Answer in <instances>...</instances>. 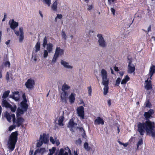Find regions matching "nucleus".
Masks as SVG:
<instances>
[{
	"label": "nucleus",
	"instance_id": "nucleus-46",
	"mask_svg": "<svg viewBox=\"0 0 155 155\" xmlns=\"http://www.w3.org/2000/svg\"><path fill=\"white\" fill-rule=\"evenodd\" d=\"M45 3L47 4L48 6H50L51 4V0H43Z\"/></svg>",
	"mask_w": 155,
	"mask_h": 155
},
{
	"label": "nucleus",
	"instance_id": "nucleus-50",
	"mask_svg": "<svg viewBox=\"0 0 155 155\" xmlns=\"http://www.w3.org/2000/svg\"><path fill=\"white\" fill-rule=\"evenodd\" d=\"M6 79L7 81H8L10 80L9 77V73L7 72L5 76Z\"/></svg>",
	"mask_w": 155,
	"mask_h": 155
},
{
	"label": "nucleus",
	"instance_id": "nucleus-45",
	"mask_svg": "<svg viewBox=\"0 0 155 155\" xmlns=\"http://www.w3.org/2000/svg\"><path fill=\"white\" fill-rule=\"evenodd\" d=\"M11 117L12 118V121L13 124H15L16 123V119L15 115L14 114H12L11 115Z\"/></svg>",
	"mask_w": 155,
	"mask_h": 155
},
{
	"label": "nucleus",
	"instance_id": "nucleus-55",
	"mask_svg": "<svg viewBox=\"0 0 155 155\" xmlns=\"http://www.w3.org/2000/svg\"><path fill=\"white\" fill-rule=\"evenodd\" d=\"M119 73L120 75L121 76H123L124 73V71H120L119 72Z\"/></svg>",
	"mask_w": 155,
	"mask_h": 155
},
{
	"label": "nucleus",
	"instance_id": "nucleus-34",
	"mask_svg": "<svg viewBox=\"0 0 155 155\" xmlns=\"http://www.w3.org/2000/svg\"><path fill=\"white\" fill-rule=\"evenodd\" d=\"M47 41L46 37H44L43 40L42 45L44 48H45L47 45Z\"/></svg>",
	"mask_w": 155,
	"mask_h": 155
},
{
	"label": "nucleus",
	"instance_id": "nucleus-2",
	"mask_svg": "<svg viewBox=\"0 0 155 155\" xmlns=\"http://www.w3.org/2000/svg\"><path fill=\"white\" fill-rule=\"evenodd\" d=\"M9 25H10V28L14 30L15 33L17 36H19V41L21 42H22L24 39V32L23 28L22 27L19 28V31L20 33V35H19V32L18 31H16L15 29L18 25V23L15 21L13 19L11 20L8 22Z\"/></svg>",
	"mask_w": 155,
	"mask_h": 155
},
{
	"label": "nucleus",
	"instance_id": "nucleus-20",
	"mask_svg": "<svg viewBox=\"0 0 155 155\" xmlns=\"http://www.w3.org/2000/svg\"><path fill=\"white\" fill-rule=\"evenodd\" d=\"M13 94L12 95H10V97L12 98L15 101H17L19 100V98L18 97H16L15 96V95L18 94L19 92L18 91H14L13 92Z\"/></svg>",
	"mask_w": 155,
	"mask_h": 155
},
{
	"label": "nucleus",
	"instance_id": "nucleus-22",
	"mask_svg": "<svg viewBox=\"0 0 155 155\" xmlns=\"http://www.w3.org/2000/svg\"><path fill=\"white\" fill-rule=\"evenodd\" d=\"M61 64L65 68L69 69H71L72 68V66L69 65V64L68 62L63 61V60H61Z\"/></svg>",
	"mask_w": 155,
	"mask_h": 155
},
{
	"label": "nucleus",
	"instance_id": "nucleus-36",
	"mask_svg": "<svg viewBox=\"0 0 155 155\" xmlns=\"http://www.w3.org/2000/svg\"><path fill=\"white\" fill-rule=\"evenodd\" d=\"M43 143H44L39 139V140L37 142V147H40L42 146Z\"/></svg>",
	"mask_w": 155,
	"mask_h": 155
},
{
	"label": "nucleus",
	"instance_id": "nucleus-35",
	"mask_svg": "<svg viewBox=\"0 0 155 155\" xmlns=\"http://www.w3.org/2000/svg\"><path fill=\"white\" fill-rule=\"evenodd\" d=\"M56 150V148L55 147H53L51 149L49 150V155H52L54 153L55 150Z\"/></svg>",
	"mask_w": 155,
	"mask_h": 155
},
{
	"label": "nucleus",
	"instance_id": "nucleus-14",
	"mask_svg": "<svg viewBox=\"0 0 155 155\" xmlns=\"http://www.w3.org/2000/svg\"><path fill=\"white\" fill-rule=\"evenodd\" d=\"M95 125L100 124L103 125L104 124V121L100 117H97L94 121Z\"/></svg>",
	"mask_w": 155,
	"mask_h": 155
},
{
	"label": "nucleus",
	"instance_id": "nucleus-16",
	"mask_svg": "<svg viewBox=\"0 0 155 155\" xmlns=\"http://www.w3.org/2000/svg\"><path fill=\"white\" fill-rule=\"evenodd\" d=\"M75 94L74 93H71L69 97V101L71 104H73L74 103L75 98Z\"/></svg>",
	"mask_w": 155,
	"mask_h": 155
},
{
	"label": "nucleus",
	"instance_id": "nucleus-59",
	"mask_svg": "<svg viewBox=\"0 0 155 155\" xmlns=\"http://www.w3.org/2000/svg\"><path fill=\"white\" fill-rule=\"evenodd\" d=\"M128 145V143H123L122 145L124 146L125 147H127Z\"/></svg>",
	"mask_w": 155,
	"mask_h": 155
},
{
	"label": "nucleus",
	"instance_id": "nucleus-15",
	"mask_svg": "<svg viewBox=\"0 0 155 155\" xmlns=\"http://www.w3.org/2000/svg\"><path fill=\"white\" fill-rule=\"evenodd\" d=\"M2 105L3 107H5L6 108H8L11 106V105L5 99H3L2 101Z\"/></svg>",
	"mask_w": 155,
	"mask_h": 155
},
{
	"label": "nucleus",
	"instance_id": "nucleus-32",
	"mask_svg": "<svg viewBox=\"0 0 155 155\" xmlns=\"http://www.w3.org/2000/svg\"><path fill=\"white\" fill-rule=\"evenodd\" d=\"M5 116L9 122H11V115L7 112L5 113Z\"/></svg>",
	"mask_w": 155,
	"mask_h": 155
},
{
	"label": "nucleus",
	"instance_id": "nucleus-41",
	"mask_svg": "<svg viewBox=\"0 0 155 155\" xmlns=\"http://www.w3.org/2000/svg\"><path fill=\"white\" fill-rule=\"evenodd\" d=\"M16 126V125H12L8 127V130L9 131H11L12 130L14 129Z\"/></svg>",
	"mask_w": 155,
	"mask_h": 155
},
{
	"label": "nucleus",
	"instance_id": "nucleus-33",
	"mask_svg": "<svg viewBox=\"0 0 155 155\" xmlns=\"http://www.w3.org/2000/svg\"><path fill=\"white\" fill-rule=\"evenodd\" d=\"M84 148L87 151H90L91 149V147L89 146L87 142H85L84 143Z\"/></svg>",
	"mask_w": 155,
	"mask_h": 155
},
{
	"label": "nucleus",
	"instance_id": "nucleus-43",
	"mask_svg": "<svg viewBox=\"0 0 155 155\" xmlns=\"http://www.w3.org/2000/svg\"><path fill=\"white\" fill-rule=\"evenodd\" d=\"M82 141L81 138H79L78 140H76L75 141V144L77 145H80L81 144Z\"/></svg>",
	"mask_w": 155,
	"mask_h": 155
},
{
	"label": "nucleus",
	"instance_id": "nucleus-54",
	"mask_svg": "<svg viewBox=\"0 0 155 155\" xmlns=\"http://www.w3.org/2000/svg\"><path fill=\"white\" fill-rule=\"evenodd\" d=\"M62 15L61 14H58L57 15V16H56V18H58L59 19H61L62 18Z\"/></svg>",
	"mask_w": 155,
	"mask_h": 155
},
{
	"label": "nucleus",
	"instance_id": "nucleus-53",
	"mask_svg": "<svg viewBox=\"0 0 155 155\" xmlns=\"http://www.w3.org/2000/svg\"><path fill=\"white\" fill-rule=\"evenodd\" d=\"M110 10L111 12L114 15H115V10L113 8H110Z\"/></svg>",
	"mask_w": 155,
	"mask_h": 155
},
{
	"label": "nucleus",
	"instance_id": "nucleus-60",
	"mask_svg": "<svg viewBox=\"0 0 155 155\" xmlns=\"http://www.w3.org/2000/svg\"><path fill=\"white\" fill-rule=\"evenodd\" d=\"M2 68H0V78H2Z\"/></svg>",
	"mask_w": 155,
	"mask_h": 155
},
{
	"label": "nucleus",
	"instance_id": "nucleus-28",
	"mask_svg": "<svg viewBox=\"0 0 155 155\" xmlns=\"http://www.w3.org/2000/svg\"><path fill=\"white\" fill-rule=\"evenodd\" d=\"M45 148H41L40 149L36 150L34 152V154L35 155L36 153H43L45 151Z\"/></svg>",
	"mask_w": 155,
	"mask_h": 155
},
{
	"label": "nucleus",
	"instance_id": "nucleus-44",
	"mask_svg": "<svg viewBox=\"0 0 155 155\" xmlns=\"http://www.w3.org/2000/svg\"><path fill=\"white\" fill-rule=\"evenodd\" d=\"M88 95L91 96V95L92 89L91 86L89 87H87Z\"/></svg>",
	"mask_w": 155,
	"mask_h": 155
},
{
	"label": "nucleus",
	"instance_id": "nucleus-38",
	"mask_svg": "<svg viewBox=\"0 0 155 155\" xmlns=\"http://www.w3.org/2000/svg\"><path fill=\"white\" fill-rule=\"evenodd\" d=\"M8 108H9L11 110L12 112H15L16 108H17V107L16 105H14V107H13L11 105V107H9Z\"/></svg>",
	"mask_w": 155,
	"mask_h": 155
},
{
	"label": "nucleus",
	"instance_id": "nucleus-3",
	"mask_svg": "<svg viewBox=\"0 0 155 155\" xmlns=\"http://www.w3.org/2000/svg\"><path fill=\"white\" fill-rule=\"evenodd\" d=\"M18 131H16L12 132L9 136L8 141V147L11 150H14L16 143L18 140Z\"/></svg>",
	"mask_w": 155,
	"mask_h": 155
},
{
	"label": "nucleus",
	"instance_id": "nucleus-37",
	"mask_svg": "<svg viewBox=\"0 0 155 155\" xmlns=\"http://www.w3.org/2000/svg\"><path fill=\"white\" fill-rule=\"evenodd\" d=\"M121 79L120 78H118L116 80L115 86H118L120 83Z\"/></svg>",
	"mask_w": 155,
	"mask_h": 155
},
{
	"label": "nucleus",
	"instance_id": "nucleus-64",
	"mask_svg": "<svg viewBox=\"0 0 155 155\" xmlns=\"http://www.w3.org/2000/svg\"><path fill=\"white\" fill-rule=\"evenodd\" d=\"M23 102H25V103H26L27 102V101L26 98L24 99H23Z\"/></svg>",
	"mask_w": 155,
	"mask_h": 155
},
{
	"label": "nucleus",
	"instance_id": "nucleus-40",
	"mask_svg": "<svg viewBox=\"0 0 155 155\" xmlns=\"http://www.w3.org/2000/svg\"><path fill=\"white\" fill-rule=\"evenodd\" d=\"M145 104V107H147L150 108V107L151 106V104L149 101H147L146 102Z\"/></svg>",
	"mask_w": 155,
	"mask_h": 155
},
{
	"label": "nucleus",
	"instance_id": "nucleus-25",
	"mask_svg": "<svg viewBox=\"0 0 155 155\" xmlns=\"http://www.w3.org/2000/svg\"><path fill=\"white\" fill-rule=\"evenodd\" d=\"M58 2L55 1L51 6V9L54 11L56 12L57 9Z\"/></svg>",
	"mask_w": 155,
	"mask_h": 155
},
{
	"label": "nucleus",
	"instance_id": "nucleus-48",
	"mask_svg": "<svg viewBox=\"0 0 155 155\" xmlns=\"http://www.w3.org/2000/svg\"><path fill=\"white\" fill-rule=\"evenodd\" d=\"M64 150L63 149H61L58 155H64Z\"/></svg>",
	"mask_w": 155,
	"mask_h": 155
},
{
	"label": "nucleus",
	"instance_id": "nucleus-9",
	"mask_svg": "<svg viewBox=\"0 0 155 155\" xmlns=\"http://www.w3.org/2000/svg\"><path fill=\"white\" fill-rule=\"evenodd\" d=\"M132 60H130L129 62L128 66V72L130 74H132L133 73H135L134 71L135 70V68L134 64H132Z\"/></svg>",
	"mask_w": 155,
	"mask_h": 155
},
{
	"label": "nucleus",
	"instance_id": "nucleus-47",
	"mask_svg": "<svg viewBox=\"0 0 155 155\" xmlns=\"http://www.w3.org/2000/svg\"><path fill=\"white\" fill-rule=\"evenodd\" d=\"M48 55V53L47 50H45L44 51V53L43 55V57L44 58H46Z\"/></svg>",
	"mask_w": 155,
	"mask_h": 155
},
{
	"label": "nucleus",
	"instance_id": "nucleus-24",
	"mask_svg": "<svg viewBox=\"0 0 155 155\" xmlns=\"http://www.w3.org/2000/svg\"><path fill=\"white\" fill-rule=\"evenodd\" d=\"M130 79L128 75H126L121 81L122 84H125Z\"/></svg>",
	"mask_w": 155,
	"mask_h": 155
},
{
	"label": "nucleus",
	"instance_id": "nucleus-27",
	"mask_svg": "<svg viewBox=\"0 0 155 155\" xmlns=\"http://www.w3.org/2000/svg\"><path fill=\"white\" fill-rule=\"evenodd\" d=\"M78 128L80 131L83 132V133L81 134L82 137L85 139H87V136L86 135L85 131L83 128L82 127H79Z\"/></svg>",
	"mask_w": 155,
	"mask_h": 155
},
{
	"label": "nucleus",
	"instance_id": "nucleus-57",
	"mask_svg": "<svg viewBox=\"0 0 155 155\" xmlns=\"http://www.w3.org/2000/svg\"><path fill=\"white\" fill-rule=\"evenodd\" d=\"M107 103L109 106L110 107L111 105L110 99L108 101Z\"/></svg>",
	"mask_w": 155,
	"mask_h": 155
},
{
	"label": "nucleus",
	"instance_id": "nucleus-4",
	"mask_svg": "<svg viewBox=\"0 0 155 155\" xmlns=\"http://www.w3.org/2000/svg\"><path fill=\"white\" fill-rule=\"evenodd\" d=\"M101 74L102 80V84L104 86V94L105 95L108 92L109 79L107 78V72L104 69H102Z\"/></svg>",
	"mask_w": 155,
	"mask_h": 155
},
{
	"label": "nucleus",
	"instance_id": "nucleus-10",
	"mask_svg": "<svg viewBox=\"0 0 155 155\" xmlns=\"http://www.w3.org/2000/svg\"><path fill=\"white\" fill-rule=\"evenodd\" d=\"M40 139L45 144L48 143L49 141L48 136L45 133H43V135H40Z\"/></svg>",
	"mask_w": 155,
	"mask_h": 155
},
{
	"label": "nucleus",
	"instance_id": "nucleus-23",
	"mask_svg": "<svg viewBox=\"0 0 155 155\" xmlns=\"http://www.w3.org/2000/svg\"><path fill=\"white\" fill-rule=\"evenodd\" d=\"M24 110L22 109H20L18 107L16 111V115L17 117H21V115L24 114Z\"/></svg>",
	"mask_w": 155,
	"mask_h": 155
},
{
	"label": "nucleus",
	"instance_id": "nucleus-42",
	"mask_svg": "<svg viewBox=\"0 0 155 155\" xmlns=\"http://www.w3.org/2000/svg\"><path fill=\"white\" fill-rule=\"evenodd\" d=\"M143 144V141L142 139H141L140 140H139V141H138L137 144V148H138L139 146L140 145H142Z\"/></svg>",
	"mask_w": 155,
	"mask_h": 155
},
{
	"label": "nucleus",
	"instance_id": "nucleus-1",
	"mask_svg": "<svg viewBox=\"0 0 155 155\" xmlns=\"http://www.w3.org/2000/svg\"><path fill=\"white\" fill-rule=\"evenodd\" d=\"M154 113L153 109H150L148 112H145L144 114L146 120L144 122L137 123V131L141 135H143L146 132L147 134L155 137V123L154 122L149 120L152 117V116Z\"/></svg>",
	"mask_w": 155,
	"mask_h": 155
},
{
	"label": "nucleus",
	"instance_id": "nucleus-13",
	"mask_svg": "<svg viewBox=\"0 0 155 155\" xmlns=\"http://www.w3.org/2000/svg\"><path fill=\"white\" fill-rule=\"evenodd\" d=\"M68 93L66 91H63L60 94L61 101L65 103H67Z\"/></svg>",
	"mask_w": 155,
	"mask_h": 155
},
{
	"label": "nucleus",
	"instance_id": "nucleus-30",
	"mask_svg": "<svg viewBox=\"0 0 155 155\" xmlns=\"http://www.w3.org/2000/svg\"><path fill=\"white\" fill-rule=\"evenodd\" d=\"M10 92V91L9 90H7L5 91L2 97L3 98V99L6 98L8 97Z\"/></svg>",
	"mask_w": 155,
	"mask_h": 155
},
{
	"label": "nucleus",
	"instance_id": "nucleus-61",
	"mask_svg": "<svg viewBox=\"0 0 155 155\" xmlns=\"http://www.w3.org/2000/svg\"><path fill=\"white\" fill-rule=\"evenodd\" d=\"M10 41L11 40H9L5 42V44L7 45H8L10 43Z\"/></svg>",
	"mask_w": 155,
	"mask_h": 155
},
{
	"label": "nucleus",
	"instance_id": "nucleus-56",
	"mask_svg": "<svg viewBox=\"0 0 155 155\" xmlns=\"http://www.w3.org/2000/svg\"><path fill=\"white\" fill-rule=\"evenodd\" d=\"M151 25H150L148 27V29H147V32H149V31H151Z\"/></svg>",
	"mask_w": 155,
	"mask_h": 155
},
{
	"label": "nucleus",
	"instance_id": "nucleus-11",
	"mask_svg": "<svg viewBox=\"0 0 155 155\" xmlns=\"http://www.w3.org/2000/svg\"><path fill=\"white\" fill-rule=\"evenodd\" d=\"M17 119L16 120V123L17 127L22 125L23 122L25 121L24 119L21 117H17Z\"/></svg>",
	"mask_w": 155,
	"mask_h": 155
},
{
	"label": "nucleus",
	"instance_id": "nucleus-19",
	"mask_svg": "<svg viewBox=\"0 0 155 155\" xmlns=\"http://www.w3.org/2000/svg\"><path fill=\"white\" fill-rule=\"evenodd\" d=\"M155 73V66L154 65H152L150 68L149 70V74L150 76V79H151V77L153 74Z\"/></svg>",
	"mask_w": 155,
	"mask_h": 155
},
{
	"label": "nucleus",
	"instance_id": "nucleus-7",
	"mask_svg": "<svg viewBox=\"0 0 155 155\" xmlns=\"http://www.w3.org/2000/svg\"><path fill=\"white\" fill-rule=\"evenodd\" d=\"M97 36L99 38L98 42L99 45L103 48L105 47L106 45V44L104 38L103 37L102 35L98 34L97 35Z\"/></svg>",
	"mask_w": 155,
	"mask_h": 155
},
{
	"label": "nucleus",
	"instance_id": "nucleus-18",
	"mask_svg": "<svg viewBox=\"0 0 155 155\" xmlns=\"http://www.w3.org/2000/svg\"><path fill=\"white\" fill-rule=\"evenodd\" d=\"M64 119V113H63L62 115L59 117L58 120V124L60 126H63L64 124L63 122Z\"/></svg>",
	"mask_w": 155,
	"mask_h": 155
},
{
	"label": "nucleus",
	"instance_id": "nucleus-6",
	"mask_svg": "<svg viewBox=\"0 0 155 155\" xmlns=\"http://www.w3.org/2000/svg\"><path fill=\"white\" fill-rule=\"evenodd\" d=\"M84 107L81 106L78 107L77 109V113L78 116L80 117L81 119H84Z\"/></svg>",
	"mask_w": 155,
	"mask_h": 155
},
{
	"label": "nucleus",
	"instance_id": "nucleus-51",
	"mask_svg": "<svg viewBox=\"0 0 155 155\" xmlns=\"http://www.w3.org/2000/svg\"><path fill=\"white\" fill-rule=\"evenodd\" d=\"M87 6L88 7L87 8V9L89 11H91V10L93 8V6L92 5H87Z\"/></svg>",
	"mask_w": 155,
	"mask_h": 155
},
{
	"label": "nucleus",
	"instance_id": "nucleus-5",
	"mask_svg": "<svg viewBox=\"0 0 155 155\" xmlns=\"http://www.w3.org/2000/svg\"><path fill=\"white\" fill-rule=\"evenodd\" d=\"M64 53L63 49H61L60 47H57L54 57L52 59V62L54 63L56 62L59 55H62Z\"/></svg>",
	"mask_w": 155,
	"mask_h": 155
},
{
	"label": "nucleus",
	"instance_id": "nucleus-58",
	"mask_svg": "<svg viewBox=\"0 0 155 155\" xmlns=\"http://www.w3.org/2000/svg\"><path fill=\"white\" fill-rule=\"evenodd\" d=\"M114 69L116 71H119L118 67L116 66H115L114 67Z\"/></svg>",
	"mask_w": 155,
	"mask_h": 155
},
{
	"label": "nucleus",
	"instance_id": "nucleus-26",
	"mask_svg": "<svg viewBox=\"0 0 155 155\" xmlns=\"http://www.w3.org/2000/svg\"><path fill=\"white\" fill-rule=\"evenodd\" d=\"M53 45L51 43H49L47 45V49L49 53H50L52 50Z\"/></svg>",
	"mask_w": 155,
	"mask_h": 155
},
{
	"label": "nucleus",
	"instance_id": "nucleus-17",
	"mask_svg": "<svg viewBox=\"0 0 155 155\" xmlns=\"http://www.w3.org/2000/svg\"><path fill=\"white\" fill-rule=\"evenodd\" d=\"M20 104L21 109L24 110L25 112L26 111L28 108V104L23 102H21Z\"/></svg>",
	"mask_w": 155,
	"mask_h": 155
},
{
	"label": "nucleus",
	"instance_id": "nucleus-62",
	"mask_svg": "<svg viewBox=\"0 0 155 155\" xmlns=\"http://www.w3.org/2000/svg\"><path fill=\"white\" fill-rule=\"evenodd\" d=\"M22 97L23 99L26 98V96L25 93L23 94L22 95Z\"/></svg>",
	"mask_w": 155,
	"mask_h": 155
},
{
	"label": "nucleus",
	"instance_id": "nucleus-31",
	"mask_svg": "<svg viewBox=\"0 0 155 155\" xmlns=\"http://www.w3.org/2000/svg\"><path fill=\"white\" fill-rule=\"evenodd\" d=\"M40 43L38 41L35 45V51L36 52L39 51L40 50Z\"/></svg>",
	"mask_w": 155,
	"mask_h": 155
},
{
	"label": "nucleus",
	"instance_id": "nucleus-21",
	"mask_svg": "<svg viewBox=\"0 0 155 155\" xmlns=\"http://www.w3.org/2000/svg\"><path fill=\"white\" fill-rule=\"evenodd\" d=\"M77 125V123H75L74 121L73 118L71 119L68 122V127H69L73 128L74 125Z\"/></svg>",
	"mask_w": 155,
	"mask_h": 155
},
{
	"label": "nucleus",
	"instance_id": "nucleus-49",
	"mask_svg": "<svg viewBox=\"0 0 155 155\" xmlns=\"http://www.w3.org/2000/svg\"><path fill=\"white\" fill-rule=\"evenodd\" d=\"M4 65L6 67L8 66V67H9L10 65V63L8 61H6L5 62Z\"/></svg>",
	"mask_w": 155,
	"mask_h": 155
},
{
	"label": "nucleus",
	"instance_id": "nucleus-8",
	"mask_svg": "<svg viewBox=\"0 0 155 155\" xmlns=\"http://www.w3.org/2000/svg\"><path fill=\"white\" fill-rule=\"evenodd\" d=\"M35 82L33 80L29 79L25 83L26 87L28 89H32L34 87Z\"/></svg>",
	"mask_w": 155,
	"mask_h": 155
},
{
	"label": "nucleus",
	"instance_id": "nucleus-39",
	"mask_svg": "<svg viewBox=\"0 0 155 155\" xmlns=\"http://www.w3.org/2000/svg\"><path fill=\"white\" fill-rule=\"evenodd\" d=\"M61 33L62 37L64 39V40H66L67 39V36L65 33V32L62 30L61 31Z\"/></svg>",
	"mask_w": 155,
	"mask_h": 155
},
{
	"label": "nucleus",
	"instance_id": "nucleus-52",
	"mask_svg": "<svg viewBox=\"0 0 155 155\" xmlns=\"http://www.w3.org/2000/svg\"><path fill=\"white\" fill-rule=\"evenodd\" d=\"M50 141L53 144L54 143L55 141L52 137H50Z\"/></svg>",
	"mask_w": 155,
	"mask_h": 155
},
{
	"label": "nucleus",
	"instance_id": "nucleus-29",
	"mask_svg": "<svg viewBox=\"0 0 155 155\" xmlns=\"http://www.w3.org/2000/svg\"><path fill=\"white\" fill-rule=\"evenodd\" d=\"M70 88V86L64 83L62 86L61 90L63 91H66L65 90H67Z\"/></svg>",
	"mask_w": 155,
	"mask_h": 155
},
{
	"label": "nucleus",
	"instance_id": "nucleus-63",
	"mask_svg": "<svg viewBox=\"0 0 155 155\" xmlns=\"http://www.w3.org/2000/svg\"><path fill=\"white\" fill-rule=\"evenodd\" d=\"M39 14H40V15L41 16V17L42 18H43V15L42 14V13H41V11H39Z\"/></svg>",
	"mask_w": 155,
	"mask_h": 155
},
{
	"label": "nucleus",
	"instance_id": "nucleus-12",
	"mask_svg": "<svg viewBox=\"0 0 155 155\" xmlns=\"http://www.w3.org/2000/svg\"><path fill=\"white\" fill-rule=\"evenodd\" d=\"M146 85L144 86L145 89L147 91L151 90L152 89V82L150 80H148V79L145 81Z\"/></svg>",
	"mask_w": 155,
	"mask_h": 155
}]
</instances>
